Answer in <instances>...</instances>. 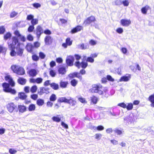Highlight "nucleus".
I'll return each mask as SVG.
<instances>
[{"label":"nucleus","mask_w":154,"mask_h":154,"mask_svg":"<svg viewBox=\"0 0 154 154\" xmlns=\"http://www.w3.org/2000/svg\"><path fill=\"white\" fill-rule=\"evenodd\" d=\"M5 80L8 82L9 84L7 83H4L2 84V87L4 91L6 92L10 93L12 94H15L16 93V91L14 89L10 87V85L12 87L14 86L15 83L11 76L7 75L5 77Z\"/></svg>","instance_id":"1"},{"label":"nucleus","mask_w":154,"mask_h":154,"mask_svg":"<svg viewBox=\"0 0 154 154\" xmlns=\"http://www.w3.org/2000/svg\"><path fill=\"white\" fill-rule=\"evenodd\" d=\"M18 42V39L16 37H13L11 40H9L8 42V46L11 51L10 54L11 56L14 57L16 55V51L14 50L15 45Z\"/></svg>","instance_id":"2"},{"label":"nucleus","mask_w":154,"mask_h":154,"mask_svg":"<svg viewBox=\"0 0 154 154\" xmlns=\"http://www.w3.org/2000/svg\"><path fill=\"white\" fill-rule=\"evenodd\" d=\"M11 69L14 73L19 75H23L25 73L24 69L19 66L13 65L11 67Z\"/></svg>","instance_id":"3"},{"label":"nucleus","mask_w":154,"mask_h":154,"mask_svg":"<svg viewBox=\"0 0 154 154\" xmlns=\"http://www.w3.org/2000/svg\"><path fill=\"white\" fill-rule=\"evenodd\" d=\"M101 88L102 86L100 85L94 84L92 85V88L90 89L89 91L92 93H98L102 94L103 92L101 89Z\"/></svg>","instance_id":"4"},{"label":"nucleus","mask_w":154,"mask_h":154,"mask_svg":"<svg viewBox=\"0 0 154 154\" xmlns=\"http://www.w3.org/2000/svg\"><path fill=\"white\" fill-rule=\"evenodd\" d=\"M6 107L8 111L12 113L14 112L17 106L13 103L11 102L7 104Z\"/></svg>","instance_id":"5"},{"label":"nucleus","mask_w":154,"mask_h":154,"mask_svg":"<svg viewBox=\"0 0 154 154\" xmlns=\"http://www.w3.org/2000/svg\"><path fill=\"white\" fill-rule=\"evenodd\" d=\"M131 75L130 74H127L125 75L122 77L119 80V82L128 81L131 79Z\"/></svg>","instance_id":"6"},{"label":"nucleus","mask_w":154,"mask_h":154,"mask_svg":"<svg viewBox=\"0 0 154 154\" xmlns=\"http://www.w3.org/2000/svg\"><path fill=\"white\" fill-rule=\"evenodd\" d=\"M74 58L72 56H68L67 57L66 59V62L67 64L69 66H72L73 65V62Z\"/></svg>","instance_id":"7"},{"label":"nucleus","mask_w":154,"mask_h":154,"mask_svg":"<svg viewBox=\"0 0 154 154\" xmlns=\"http://www.w3.org/2000/svg\"><path fill=\"white\" fill-rule=\"evenodd\" d=\"M75 64L79 68L80 67L83 68H85L88 66V63L86 62L83 61L80 63L79 61L76 62L75 63Z\"/></svg>","instance_id":"8"},{"label":"nucleus","mask_w":154,"mask_h":154,"mask_svg":"<svg viewBox=\"0 0 154 154\" xmlns=\"http://www.w3.org/2000/svg\"><path fill=\"white\" fill-rule=\"evenodd\" d=\"M43 32V30L42 27L39 26H38L36 28V34L38 39H39L41 35Z\"/></svg>","instance_id":"9"},{"label":"nucleus","mask_w":154,"mask_h":154,"mask_svg":"<svg viewBox=\"0 0 154 154\" xmlns=\"http://www.w3.org/2000/svg\"><path fill=\"white\" fill-rule=\"evenodd\" d=\"M23 49L20 47V44H18L16 47L17 54L19 56H21L23 53Z\"/></svg>","instance_id":"10"},{"label":"nucleus","mask_w":154,"mask_h":154,"mask_svg":"<svg viewBox=\"0 0 154 154\" xmlns=\"http://www.w3.org/2000/svg\"><path fill=\"white\" fill-rule=\"evenodd\" d=\"M121 24L124 26H128L131 23V21L130 20L122 19L121 20Z\"/></svg>","instance_id":"11"},{"label":"nucleus","mask_w":154,"mask_h":154,"mask_svg":"<svg viewBox=\"0 0 154 154\" xmlns=\"http://www.w3.org/2000/svg\"><path fill=\"white\" fill-rule=\"evenodd\" d=\"M52 41V39L51 37L49 36H47L45 37V44L46 45H50Z\"/></svg>","instance_id":"12"},{"label":"nucleus","mask_w":154,"mask_h":154,"mask_svg":"<svg viewBox=\"0 0 154 154\" xmlns=\"http://www.w3.org/2000/svg\"><path fill=\"white\" fill-rule=\"evenodd\" d=\"M95 20V17L93 16H91L88 17L86 20H85L84 23L85 24H90L92 22H94Z\"/></svg>","instance_id":"13"},{"label":"nucleus","mask_w":154,"mask_h":154,"mask_svg":"<svg viewBox=\"0 0 154 154\" xmlns=\"http://www.w3.org/2000/svg\"><path fill=\"white\" fill-rule=\"evenodd\" d=\"M82 29L83 27L82 26H77L76 27L72 29L71 32L72 33H74L80 31Z\"/></svg>","instance_id":"14"},{"label":"nucleus","mask_w":154,"mask_h":154,"mask_svg":"<svg viewBox=\"0 0 154 154\" xmlns=\"http://www.w3.org/2000/svg\"><path fill=\"white\" fill-rule=\"evenodd\" d=\"M26 48L28 52H33L34 47L32 44L28 43L26 46Z\"/></svg>","instance_id":"15"},{"label":"nucleus","mask_w":154,"mask_h":154,"mask_svg":"<svg viewBox=\"0 0 154 154\" xmlns=\"http://www.w3.org/2000/svg\"><path fill=\"white\" fill-rule=\"evenodd\" d=\"M38 72L35 69H31L29 72V75L31 76H35L38 74Z\"/></svg>","instance_id":"16"},{"label":"nucleus","mask_w":154,"mask_h":154,"mask_svg":"<svg viewBox=\"0 0 154 154\" xmlns=\"http://www.w3.org/2000/svg\"><path fill=\"white\" fill-rule=\"evenodd\" d=\"M58 73L62 75H64L66 72V68L64 67H60L58 70Z\"/></svg>","instance_id":"17"},{"label":"nucleus","mask_w":154,"mask_h":154,"mask_svg":"<svg viewBox=\"0 0 154 154\" xmlns=\"http://www.w3.org/2000/svg\"><path fill=\"white\" fill-rule=\"evenodd\" d=\"M49 89L48 88L43 87L41 88L39 93L40 94H42L43 93H45L48 94L49 93Z\"/></svg>","instance_id":"18"},{"label":"nucleus","mask_w":154,"mask_h":154,"mask_svg":"<svg viewBox=\"0 0 154 154\" xmlns=\"http://www.w3.org/2000/svg\"><path fill=\"white\" fill-rule=\"evenodd\" d=\"M69 76L70 77L73 78L76 77L80 79H82V76L80 75V73L78 72H75L72 74H70Z\"/></svg>","instance_id":"19"},{"label":"nucleus","mask_w":154,"mask_h":154,"mask_svg":"<svg viewBox=\"0 0 154 154\" xmlns=\"http://www.w3.org/2000/svg\"><path fill=\"white\" fill-rule=\"evenodd\" d=\"M149 9V6L147 5L146 6L142 8L141 9V12L143 14H147V11Z\"/></svg>","instance_id":"20"},{"label":"nucleus","mask_w":154,"mask_h":154,"mask_svg":"<svg viewBox=\"0 0 154 154\" xmlns=\"http://www.w3.org/2000/svg\"><path fill=\"white\" fill-rule=\"evenodd\" d=\"M17 82L19 84L23 85L26 83V81L25 79L23 78H19L17 80Z\"/></svg>","instance_id":"21"},{"label":"nucleus","mask_w":154,"mask_h":154,"mask_svg":"<svg viewBox=\"0 0 154 154\" xmlns=\"http://www.w3.org/2000/svg\"><path fill=\"white\" fill-rule=\"evenodd\" d=\"M18 108L19 111L21 112H24L26 109V107L23 105H20L18 106Z\"/></svg>","instance_id":"22"},{"label":"nucleus","mask_w":154,"mask_h":154,"mask_svg":"<svg viewBox=\"0 0 154 154\" xmlns=\"http://www.w3.org/2000/svg\"><path fill=\"white\" fill-rule=\"evenodd\" d=\"M60 115H57L56 116H54L52 118V120L56 122H59L61 121V118L59 117Z\"/></svg>","instance_id":"23"},{"label":"nucleus","mask_w":154,"mask_h":154,"mask_svg":"<svg viewBox=\"0 0 154 154\" xmlns=\"http://www.w3.org/2000/svg\"><path fill=\"white\" fill-rule=\"evenodd\" d=\"M36 104L39 106H42L44 104V101L43 99H39L36 101Z\"/></svg>","instance_id":"24"},{"label":"nucleus","mask_w":154,"mask_h":154,"mask_svg":"<svg viewBox=\"0 0 154 154\" xmlns=\"http://www.w3.org/2000/svg\"><path fill=\"white\" fill-rule=\"evenodd\" d=\"M68 84L67 82H64L61 80L60 82V86L62 88H65L66 87Z\"/></svg>","instance_id":"25"},{"label":"nucleus","mask_w":154,"mask_h":154,"mask_svg":"<svg viewBox=\"0 0 154 154\" xmlns=\"http://www.w3.org/2000/svg\"><path fill=\"white\" fill-rule=\"evenodd\" d=\"M68 101L67 103L72 106L75 105L76 104V101L71 98H70L69 99H68Z\"/></svg>","instance_id":"26"},{"label":"nucleus","mask_w":154,"mask_h":154,"mask_svg":"<svg viewBox=\"0 0 154 154\" xmlns=\"http://www.w3.org/2000/svg\"><path fill=\"white\" fill-rule=\"evenodd\" d=\"M68 99H66L65 97H62L60 98L58 100V101L60 102H65L67 103L68 102Z\"/></svg>","instance_id":"27"},{"label":"nucleus","mask_w":154,"mask_h":154,"mask_svg":"<svg viewBox=\"0 0 154 154\" xmlns=\"http://www.w3.org/2000/svg\"><path fill=\"white\" fill-rule=\"evenodd\" d=\"M18 96L21 99L24 100L26 98L27 96L24 93H19Z\"/></svg>","instance_id":"28"},{"label":"nucleus","mask_w":154,"mask_h":154,"mask_svg":"<svg viewBox=\"0 0 154 154\" xmlns=\"http://www.w3.org/2000/svg\"><path fill=\"white\" fill-rule=\"evenodd\" d=\"M35 109V105L34 104H31L29 105L28 107V110L29 111H33Z\"/></svg>","instance_id":"29"},{"label":"nucleus","mask_w":154,"mask_h":154,"mask_svg":"<svg viewBox=\"0 0 154 154\" xmlns=\"http://www.w3.org/2000/svg\"><path fill=\"white\" fill-rule=\"evenodd\" d=\"M7 49V48L5 47L2 45H0V53H5Z\"/></svg>","instance_id":"30"},{"label":"nucleus","mask_w":154,"mask_h":154,"mask_svg":"<svg viewBox=\"0 0 154 154\" xmlns=\"http://www.w3.org/2000/svg\"><path fill=\"white\" fill-rule=\"evenodd\" d=\"M91 100L93 104H96L97 101V99L96 97L93 96L91 97Z\"/></svg>","instance_id":"31"},{"label":"nucleus","mask_w":154,"mask_h":154,"mask_svg":"<svg viewBox=\"0 0 154 154\" xmlns=\"http://www.w3.org/2000/svg\"><path fill=\"white\" fill-rule=\"evenodd\" d=\"M51 87L55 90H57L58 88L59 85L58 84L53 83L51 84Z\"/></svg>","instance_id":"32"},{"label":"nucleus","mask_w":154,"mask_h":154,"mask_svg":"<svg viewBox=\"0 0 154 154\" xmlns=\"http://www.w3.org/2000/svg\"><path fill=\"white\" fill-rule=\"evenodd\" d=\"M128 110H131L133 108V104L131 103H129L128 105L126 106V108Z\"/></svg>","instance_id":"33"},{"label":"nucleus","mask_w":154,"mask_h":154,"mask_svg":"<svg viewBox=\"0 0 154 154\" xmlns=\"http://www.w3.org/2000/svg\"><path fill=\"white\" fill-rule=\"evenodd\" d=\"M37 89V86L36 85H34L31 88L30 91L32 93H34L36 91Z\"/></svg>","instance_id":"34"},{"label":"nucleus","mask_w":154,"mask_h":154,"mask_svg":"<svg viewBox=\"0 0 154 154\" xmlns=\"http://www.w3.org/2000/svg\"><path fill=\"white\" fill-rule=\"evenodd\" d=\"M56 99L57 97L56 95L54 94H52L50 97V100L52 101H54Z\"/></svg>","instance_id":"35"},{"label":"nucleus","mask_w":154,"mask_h":154,"mask_svg":"<svg viewBox=\"0 0 154 154\" xmlns=\"http://www.w3.org/2000/svg\"><path fill=\"white\" fill-rule=\"evenodd\" d=\"M38 20L37 19H32V21H31V24H32V25L34 26L35 25H36L38 23Z\"/></svg>","instance_id":"36"},{"label":"nucleus","mask_w":154,"mask_h":154,"mask_svg":"<svg viewBox=\"0 0 154 154\" xmlns=\"http://www.w3.org/2000/svg\"><path fill=\"white\" fill-rule=\"evenodd\" d=\"M40 46V43L38 42H35L33 43L34 48H37L39 47Z\"/></svg>","instance_id":"37"},{"label":"nucleus","mask_w":154,"mask_h":154,"mask_svg":"<svg viewBox=\"0 0 154 154\" xmlns=\"http://www.w3.org/2000/svg\"><path fill=\"white\" fill-rule=\"evenodd\" d=\"M11 36V34L10 32L7 33L4 36L5 39L7 40L10 38Z\"/></svg>","instance_id":"38"},{"label":"nucleus","mask_w":154,"mask_h":154,"mask_svg":"<svg viewBox=\"0 0 154 154\" xmlns=\"http://www.w3.org/2000/svg\"><path fill=\"white\" fill-rule=\"evenodd\" d=\"M32 58L33 60L37 61L38 60L39 57L37 55L34 54L32 56Z\"/></svg>","instance_id":"39"},{"label":"nucleus","mask_w":154,"mask_h":154,"mask_svg":"<svg viewBox=\"0 0 154 154\" xmlns=\"http://www.w3.org/2000/svg\"><path fill=\"white\" fill-rule=\"evenodd\" d=\"M43 81V79L40 78H37L36 79V82L37 84H41Z\"/></svg>","instance_id":"40"},{"label":"nucleus","mask_w":154,"mask_h":154,"mask_svg":"<svg viewBox=\"0 0 154 154\" xmlns=\"http://www.w3.org/2000/svg\"><path fill=\"white\" fill-rule=\"evenodd\" d=\"M78 82L75 79H73L71 82V85L73 86H75L77 84Z\"/></svg>","instance_id":"41"},{"label":"nucleus","mask_w":154,"mask_h":154,"mask_svg":"<svg viewBox=\"0 0 154 154\" xmlns=\"http://www.w3.org/2000/svg\"><path fill=\"white\" fill-rule=\"evenodd\" d=\"M66 43L67 45L70 46L72 44V42L70 41V38H67L66 40Z\"/></svg>","instance_id":"42"},{"label":"nucleus","mask_w":154,"mask_h":154,"mask_svg":"<svg viewBox=\"0 0 154 154\" xmlns=\"http://www.w3.org/2000/svg\"><path fill=\"white\" fill-rule=\"evenodd\" d=\"M50 74L52 77H54L55 76L56 73L55 71L51 70L50 71Z\"/></svg>","instance_id":"43"},{"label":"nucleus","mask_w":154,"mask_h":154,"mask_svg":"<svg viewBox=\"0 0 154 154\" xmlns=\"http://www.w3.org/2000/svg\"><path fill=\"white\" fill-rule=\"evenodd\" d=\"M118 105L124 108H126V104L124 103H119Z\"/></svg>","instance_id":"44"},{"label":"nucleus","mask_w":154,"mask_h":154,"mask_svg":"<svg viewBox=\"0 0 154 154\" xmlns=\"http://www.w3.org/2000/svg\"><path fill=\"white\" fill-rule=\"evenodd\" d=\"M102 137V135L100 134H96L95 135V138L96 139L99 140Z\"/></svg>","instance_id":"45"},{"label":"nucleus","mask_w":154,"mask_h":154,"mask_svg":"<svg viewBox=\"0 0 154 154\" xmlns=\"http://www.w3.org/2000/svg\"><path fill=\"white\" fill-rule=\"evenodd\" d=\"M122 4L125 6H128L129 4V2L127 0H125L122 1Z\"/></svg>","instance_id":"46"},{"label":"nucleus","mask_w":154,"mask_h":154,"mask_svg":"<svg viewBox=\"0 0 154 154\" xmlns=\"http://www.w3.org/2000/svg\"><path fill=\"white\" fill-rule=\"evenodd\" d=\"M79 100L81 103H86L87 101L85 100V99L83 98L79 97L78 98Z\"/></svg>","instance_id":"47"},{"label":"nucleus","mask_w":154,"mask_h":154,"mask_svg":"<svg viewBox=\"0 0 154 154\" xmlns=\"http://www.w3.org/2000/svg\"><path fill=\"white\" fill-rule=\"evenodd\" d=\"M32 5L34 7L36 8H40L41 6V5L39 3H33Z\"/></svg>","instance_id":"48"},{"label":"nucleus","mask_w":154,"mask_h":154,"mask_svg":"<svg viewBox=\"0 0 154 154\" xmlns=\"http://www.w3.org/2000/svg\"><path fill=\"white\" fill-rule=\"evenodd\" d=\"M95 129H97L98 131H102L104 129V128L103 126L101 125L98 126L97 127H94Z\"/></svg>","instance_id":"49"},{"label":"nucleus","mask_w":154,"mask_h":154,"mask_svg":"<svg viewBox=\"0 0 154 154\" xmlns=\"http://www.w3.org/2000/svg\"><path fill=\"white\" fill-rule=\"evenodd\" d=\"M149 100L151 103L154 102V94L150 96Z\"/></svg>","instance_id":"50"},{"label":"nucleus","mask_w":154,"mask_h":154,"mask_svg":"<svg viewBox=\"0 0 154 154\" xmlns=\"http://www.w3.org/2000/svg\"><path fill=\"white\" fill-rule=\"evenodd\" d=\"M116 31L117 33L119 34H121L123 32V30L122 28H119L116 29Z\"/></svg>","instance_id":"51"},{"label":"nucleus","mask_w":154,"mask_h":154,"mask_svg":"<svg viewBox=\"0 0 154 154\" xmlns=\"http://www.w3.org/2000/svg\"><path fill=\"white\" fill-rule=\"evenodd\" d=\"M39 56L42 59L45 58V55L42 52H40L39 53Z\"/></svg>","instance_id":"52"},{"label":"nucleus","mask_w":154,"mask_h":154,"mask_svg":"<svg viewBox=\"0 0 154 154\" xmlns=\"http://www.w3.org/2000/svg\"><path fill=\"white\" fill-rule=\"evenodd\" d=\"M97 41L93 40H91L89 42V43L91 45H94L96 44Z\"/></svg>","instance_id":"53"},{"label":"nucleus","mask_w":154,"mask_h":154,"mask_svg":"<svg viewBox=\"0 0 154 154\" xmlns=\"http://www.w3.org/2000/svg\"><path fill=\"white\" fill-rule=\"evenodd\" d=\"M27 39L29 41H32L33 40V36L31 34H29L27 36Z\"/></svg>","instance_id":"54"},{"label":"nucleus","mask_w":154,"mask_h":154,"mask_svg":"<svg viewBox=\"0 0 154 154\" xmlns=\"http://www.w3.org/2000/svg\"><path fill=\"white\" fill-rule=\"evenodd\" d=\"M34 29V27L33 26V25L30 26L28 28V31L29 32H31L33 31V30Z\"/></svg>","instance_id":"55"},{"label":"nucleus","mask_w":154,"mask_h":154,"mask_svg":"<svg viewBox=\"0 0 154 154\" xmlns=\"http://www.w3.org/2000/svg\"><path fill=\"white\" fill-rule=\"evenodd\" d=\"M17 152L16 150L13 149H10L9 150V152L11 154H15Z\"/></svg>","instance_id":"56"},{"label":"nucleus","mask_w":154,"mask_h":154,"mask_svg":"<svg viewBox=\"0 0 154 154\" xmlns=\"http://www.w3.org/2000/svg\"><path fill=\"white\" fill-rule=\"evenodd\" d=\"M5 31V28L3 26L0 27V34H3Z\"/></svg>","instance_id":"57"},{"label":"nucleus","mask_w":154,"mask_h":154,"mask_svg":"<svg viewBox=\"0 0 154 154\" xmlns=\"http://www.w3.org/2000/svg\"><path fill=\"white\" fill-rule=\"evenodd\" d=\"M79 47L82 49H86L87 48V46H85L84 44H82L79 45Z\"/></svg>","instance_id":"58"},{"label":"nucleus","mask_w":154,"mask_h":154,"mask_svg":"<svg viewBox=\"0 0 154 154\" xmlns=\"http://www.w3.org/2000/svg\"><path fill=\"white\" fill-rule=\"evenodd\" d=\"M17 14V13L13 11L11 12L10 14V17H14Z\"/></svg>","instance_id":"59"},{"label":"nucleus","mask_w":154,"mask_h":154,"mask_svg":"<svg viewBox=\"0 0 154 154\" xmlns=\"http://www.w3.org/2000/svg\"><path fill=\"white\" fill-rule=\"evenodd\" d=\"M53 105V103L51 101H48L47 103V106L48 107H51Z\"/></svg>","instance_id":"60"},{"label":"nucleus","mask_w":154,"mask_h":154,"mask_svg":"<svg viewBox=\"0 0 154 154\" xmlns=\"http://www.w3.org/2000/svg\"><path fill=\"white\" fill-rule=\"evenodd\" d=\"M31 97L32 99L34 100H35L37 99L38 96L36 94H33L31 95Z\"/></svg>","instance_id":"61"},{"label":"nucleus","mask_w":154,"mask_h":154,"mask_svg":"<svg viewBox=\"0 0 154 154\" xmlns=\"http://www.w3.org/2000/svg\"><path fill=\"white\" fill-rule=\"evenodd\" d=\"M115 4L116 5H120L122 4V1L121 0H117L115 1Z\"/></svg>","instance_id":"62"},{"label":"nucleus","mask_w":154,"mask_h":154,"mask_svg":"<svg viewBox=\"0 0 154 154\" xmlns=\"http://www.w3.org/2000/svg\"><path fill=\"white\" fill-rule=\"evenodd\" d=\"M34 16L31 14H30L27 16L26 19L28 20H30L33 19Z\"/></svg>","instance_id":"63"},{"label":"nucleus","mask_w":154,"mask_h":154,"mask_svg":"<svg viewBox=\"0 0 154 154\" xmlns=\"http://www.w3.org/2000/svg\"><path fill=\"white\" fill-rule=\"evenodd\" d=\"M94 60L91 57H88L87 58V61L91 63H93L94 62Z\"/></svg>","instance_id":"64"}]
</instances>
